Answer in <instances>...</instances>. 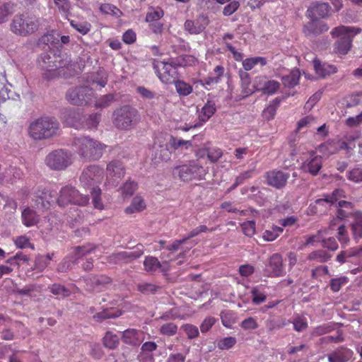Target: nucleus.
I'll return each mask as SVG.
<instances>
[{
  "label": "nucleus",
  "mask_w": 362,
  "mask_h": 362,
  "mask_svg": "<svg viewBox=\"0 0 362 362\" xmlns=\"http://www.w3.org/2000/svg\"><path fill=\"white\" fill-rule=\"evenodd\" d=\"M73 146L76 153L86 161L99 160L107 147L105 144L90 136L74 138Z\"/></svg>",
  "instance_id": "f257e3e1"
},
{
  "label": "nucleus",
  "mask_w": 362,
  "mask_h": 362,
  "mask_svg": "<svg viewBox=\"0 0 362 362\" xmlns=\"http://www.w3.org/2000/svg\"><path fill=\"white\" fill-rule=\"evenodd\" d=\"M38 63L42 70H44L45 76L47 78H54L57 76H66V69L71 71L74 69V64L71 63L68 56L62 58L61 57H51L48 54H42Z\"/></svg>",
  "instance_id": "f03ea898"
},
{
  "label": "nucleus",
  "mask_w": 362,
  "mask_h": 362,
  "mask_svg": "<svg viewBox=\"0 0 362 362\" xmlns=\"http://www.w3.org/2000/svg\"><path fill=\"white\" fill-rule=\"evenodd\" d=\"M59 130V124L55 118L42 117L30 123L28 133L33 139L42 140L57 135Z\"/></svg>",
  "instance_id": "7ed1b4c3"
},
{
  "label": "nucleus",
  "mask_w": 362,
  "mask_h": 362,
  "mask_svg": "<svg viewBox=\"0 0 362 362\" xmlns=\"http://www.w3.org/2000/svg\"><path fill=\"white\" fill-rule=\"evenodd\" d=\"M183 60L180 58L170 59L168 62L154 60L153 67L161 82L171 84L179 78L177 67L186 65Z\"/></svg>",
  "instance_id": "20e7f679"
},
{
  "label": "nucleus",
  "mask_w": 362,
  "mask_h": 362,
  "mask_svg": "<svg viewBox=\"0 0 362 362\" xmlns=\"http://www.w3.org/2000/svg\"><path fill=\"white\" fill-rule=\"evenodd\" d=\"M361 32L360 28L340 25L331 31L333 37H338L335 42V49L341 54H346L351 47L353 38Z\"/></svg>",
  "instance_id": "39448f33"
},
{
  "label": "nucleus",
  "mask_w": 362,
  "mask_h": 362,
  "mask_svg": "<svg viewBox=\"0 0 362 362\" xmlns=\"http://www.w3.org/2000/svg\"><path fill=\"white\" fill-rule=\"evenodd\" d=\"M140 120L138 110L130 106L123 105L116 109L112 115V122L119 129L128 130L132 128Z\"/></svg>",
  "instance_id": "423d86ee"
},
{
  "label": "nucleus",
  "mask_w": 362,
  "mask_h": 362,
  "mask_svg": "<svg viewBox=\"0 0 362 362\" xmlns=\"http://www.w3.org/2000/svg\"><path fill=\"white\" fill-rule=\"evenodd\" d=\"M39 19L35 16L16 15L11 23V30L17 35L27 36L38 30Z\"/></svg>",
  "instance_id": "0eeeda50"
},
{
  "label": "nucleus",
  "mask_w": 362,
  "mask_h": 362,
  "mask_svg": "<svg viewBox=\"0 0 362 362\" xmlns=\"http://www.w3.org/2000/svg\"><path fill=\"white\" fill-rule=\"evenodd\" d=\"M45 161L50 169L63 170L72 163V154L64 149L54 150L46 156Z\"/></svg>",
  "instance_id": "6e6552de"
},
{
  "label": "nucleus",
  "mask_w": 362,
  "mask_h": 362,
  "mask_svg": "<svg viewBox=\"0 0 362 362\" xmlns=\"http://www.w3.org/2000/svg\"><path fill=\"white\" fill-rule=\"evenodd\" d=\"M88 201V196L80 194L77 189L70 185H66L61 189L57 199V203L60 206H65L69 204L85 206Z\"/></svg>",
  "instance_id": "1a4fd4ad"
},
{
  "label": "nucleus",
  "mask_w": 362,
  "mask_h": 362,
  "mask_svg": "<svg viewBox=\"0 0 362 362\" xmlns=\"http://www.w3.org/2000/svg\"><path fill=\"white\" fill-rule=\"evenodd\" d=\"M177 170L178 176L183 181L202 180L207 173V170L198 160H192L188 164L178 167Z\"/></svg>",
  "instance_id": "9d476101"
},
{
  "label": "nucleus",
  "mask_w": 362,
  "mask_h": 362,
  "mask_svg": "<svg viewBox=\"0 0 362 362\" xmlns=\"http://www.w3.org/2000/svg\"><path fill=\"white\" fill-rule=\"evenodd\" d=\"M93 95V90L88 86H81L69 90L66 94V100L72 105H83L87 104Z\"/></svg>",
  "instance_id": "9b49d317"
},
{
  "label": "nucleus",
  "mask_w": 362,
  "mask_h": 362,
  "mask_svg": "<svg viewBox=\"0 0 362 362\" xmlns=\"http://www.w3.org/2000/svg\"><path fill=\"white\" fill-rule=\"evenodd\" d=\"M103 177V170L98 165H90L84 169L80 177V182L85 187H90L101 182Z\"/></svg>",
  "instance_id": "f8f14e48"
},
{
  "label": "nucleus",
  "mask_w": 362,
  "mask_h": 362,
  "mask_svg": "<svg viewBox=\"0 0 362 362\" xmlns=\"http://www.w3.org/2000/svg\"><path fill=\"white\" fill-rule=\"evenodd\" d=\"M289 177V173L279 170H272L265 174L267 184L277 189L284 188Z\"/></svg>",
  "instance_id": "ddd939ff"
},
{
  "label": "nucleus",
  "mask_w": 362,
  "mask_h": 362,
  "mask_svg": "<svg viewBox=\"0 0 362 362\" xmlns=\"http://www.w3.org/2000/svg\"><path fill=\"white\" fill-rule=\"evenodd\" d=\"M143 254V248L137 247L134 251H122L113 253L110 256V261L115 264H127L140 257Z\"/></svg>",
  "instance_id": "4468645a"
},
{
  "label": "nucleus",
  "mask_w": 362,
  "mask_h": 362,
  "mask_svg": "<svg viewBox=\"0 0 362 362\" xmlns=\"http://www.w3.org/2000/svg\"><path fill=\"white\" fill-rule=\"evenodd\" d=\"M33 200L36 208L44 211L51 206V204L54 202V196L47 189H39L35 192Z\"/></svg>",
  "instance_id": "2eb2a0df"
},
{
  "label": "nucleus",
  "mask_w": 362,
  "mask_h": 362,
  "mask_svg": "<svg viewBox=\"0 0 362 362\" xmlns=\"http://www.w3.org/2000/svg\"><path fill=\"white\" fill-rule=\"evenodd\" d=\"M313 54L312 53L307 54L305 56L306 60L313 59V67L315 71V73L322 78H325L331 74H333L337 72V67L332 64H328L327 63H322L316 57H310Z\"/></svg>",
  "instance_id": "dca6fc26"
},
{
  "label": "nucleus",
  "mask_w": 362,
  "mask_h": 362,
  "mask_svg": "<svg viewBox=\"0 0 362 362\" xmlns=\"http://www.w3.org/2000/svg\"><path fill=\"white\" fill-rule=\"evenodd\" d=\"M329 30L328 25L318 19L311 18L303 27V33L307 37H313L320 35Z\"/></svg>",
  "instance_id": "f3484780"
},
{
  "label": "nucleus",
  "mask_w": 362,
  "mask_h": 362,
  "mask_svg": "<svg viewBox=\"0 0 362 362\" xmlns=\"http://www.w3.org/2000/svg\"><path fill=\"white\" fill-rule=\"evenodd\" d=\"M144 339V332L136 329H127L122 334V341L134 346H139Z\"/></svg>",
  "instance_id": "a211bd4d"
},
{
  "label": "nucleus",
  "mask_w": 362,
  "mask_h": 362,
  "mask_svg": "<svg viewBox=\"0 0 362 362\" xmlns=\"http://www.w3.org/2000/svg\"><path fill=\"white\" fill-rule=\"evenodd\" d=\"M330 7L327 3L313 2L308 9V16L317 19V17L325 18L329 15Z\"/></svg>",
  "instance_id": "6ab92c4d"
},
{
  "label": "nucleus",
  "mask_w": 362,
  "mask_h": 362,
  "mask_svg": "<svg viewBox=\"0 0 362 362\" xmlns=\"http://www.w3.org/2000/svg\"><path fill=\"white\" fill-rule=\"evenodd\" d=\"M322 166V158L320 156L312 153L302 165L304 171L308 172L313 175H316L320 172Z\"/></svg>",
  "instance_id": "aec40b11"
},
{
  "label": "nucleus",
  "mask_w": 362,
  "mask_h": 362,
  "mask_svg": "<svg viewBox=\"0 0 362 362\" xmlns=\"http://www.w3.org/2000/svg\"><path fill=\"white\" fill-rule=\"evenodd\" d=\"M354 352L344 346H340L327 354L329 362H348L353 356Z\"/></svg>",
  "instance_id": "412c9836"
},
{
  "label": "nucleus",
  "mask_w": 362,
  "mask_h": 362,
  "mask_svg": "<svg viewBox=\"0 0 362 362\" xmlns=\"http://www.w3.org/2000/svg\"><path fill=\"white\" fill-rule=\"evenodd\" d=\"M65 123L76 129L82 127L81 121L83 118L79 109H71L66 110L63 115Z\"/></svg>",
  "instance_id": "4be33fe9"
},
{
  "label": "nucleus",
  "mask_w": 362,
  "mask_h": 362,
  "mask_svg": "<svg viewBox=\"0 0 362 362\" xmlns=\"http://www.w3.org/2000/svg\"><path fill=\"white\" fill-rule=\"evenodd\" d=\"M339 209H337V218H334L330 223L329 228L331 229L333 228V226H335L336 221L337 219H345L349 216H354L355 218V212L352 209V205L350 202L346 201H339L338 202Z\"/></svg>",
  "instance_id": "5701e85b"
},
{
  "label": "nucleus",
  "mask_w": 362,
  "mask_h": 362,
  "mask_svg": "<svg viewBox=\"0 0 362 362\" xmlns=\"http://www.w3.org/2000/svg\"><path fill=\"white\" fill-rule=\"evenodd\" d=\"M269 276H281L284 274L283 259L279 254H274L269 259L268 264Z\"/></svg>",
  "instance_id": "b1692460"
},
{
  "label": "nucleus",
  "mask_w": 362,
  "mask_h": 362,
  "mask_svg": "<svg viewBox=\"0 0 362 362\" xmlns=\"http://www.w3.org/2000/svg\"><path fill=\"white\" fill-rule=\"evenodd\" d=\"M21 219L24 226L32 227L37 224L40 216L34 209L26 207L21 212Z\"/></svg>",
  "instance_id": "393cba45"
},
{
  "label": "nucleus",
  "mask_w": 362,
  "mask_h": 362,
  "mask_svg": "<svg viewBox=\"0 0 362 362\" xmlns=\"http://www.w3.org/2000/svg\"><path fill=\"white\" fill-rule=\"evenodd\" d=\"M107 178H121L124 175L123 164L119 160H112L107 165Z\"/></svg>",
  "instance_id": "a878e982"
},
{
  "label": "nucleus",
  "mask_w": 362,
  "mask_h": 362,
  "mask_svg": "<svg viewBox=\"0 0 362 362\" xmlns=\"http://www.w3.org/2000/svg\"><path fill=\"white\" fill-rule=\"evenodd\" d=\"M344 197V191L340 189H335L331 194H326L323 198L315 200L316 206H331L338 201L341 197Z\"/></svg>",
  "instance_id": "bb28decb"
},
{
  "label": "nucleus",
  "mask_w": 362,
  "mask_h": 362,
  "mask_svg": "<svg viewBox=\"0 0 362 362\" xmlns=\"http://www.w3.org/2000/svg\"><path fill=\"white\" fill-rule=\"evenodd\" d=\"M146 207V204L144 199L140 195H136L133 198L131 204L125 209L124 211L127 214H132L144 211Z\"/></svg>",
  "instance_id": "cd10ccee"
},
{
  "label": "nucleus",
  "mask_w": 362,
  "mask_h": 362,
  "mask_svg": "<svg viewBox=\"0 0 362 362\" xmlns=\"http://www.w3.org/2000/svg\"><path fill=\"white\" fill-rule=\"evenodd\" d=\"M216 112L215 103L211 100H208L206 103L201 109V112L199 114V120L203 124L206 122Z\"/></svg>",
  "instance_id": "c85d7f7f"
},
{
  "label": "nucleus",
  "mask_w": 362,
  "mask_h": 362,
  "mask_svg": "<svg viewBox=\"0 0 362 362\" xmlns=\"http://www.w3.org/2000/svg\"><path fill=\"white\" fill-rule=\"evenodd\" d=\"M351 228L356 240L362 238V212L355 213V221L351 224Z\"/></svg>",
  "instance_id": "c756f323"
},
{
  "label": "nucleus",
  "mask_w": 362,
  "mask_h": 362,
  "mask_svg": "<svg viewBox=\"0 0 362 362\" xmlns=\"http://www.w3.org/2000/svg\"><path fill=\"white\" fill-rule=\"evenodd\" d=\"M14 12V4L11 2L0 3V24L6 22Z\"/></svg>",
  "instance_id": "7c9ffc66"
},
{
  "label": "nucleus",
  "mask_w": 362,
  "mask_h": 362,
  "mask_svg": "<svg viewBox=\"0 0 362 362\" xmlns=\"http://www.w3.org/2000/svg\"><path fill=\"white\" fill-rule=\"evenodd\" d=\"M160 266L161 262L155 257H146L144 261V269L149 274H154L156 272Z\"/></svg>",
  "instance_id": "2f4dec72"
},
{
  "label": "nucleus",
  "mask_w": 362,
  "mask_h": 362,
  "mask_svg": "<svg viewBox=\"0 0 362 362\" xmlns=\"http://www.w3.org/2000/svg\"><path fill=\"white\" fill-rule=\"evenodd\" d=\"M71 26L83 35L88 34L92 28L86 21L69 20Z\"/></svg>",
  "instance_id": "473e14b6"
},
{
  "label": "nucleus",
  "mask_w": 362,
  "mask_h": 362,
  "mask_svg": "<svg viewBox=\"0 0 362 362\" xmlns=\"http://www.w3.org/2000/svg\"><path fill=\"white\" fill-rule=\"evenodd\" d=\"M332 258V255L322 250H317L310 252L308 259L309 260L316 261L320 263L328 262Z\"/></svg>",
  "instance_id": "72a5a7b5"
},
{
  "label": "nucleus",
  "mask_w": 362,
  "mask_h": 362,
  "mask_svg": "<svg viewBox=\"0 0 362 362\" xmlns=\"http://www.w3.org/2000/svg\"><path fill=\"white\" fill-rule=\"evenodd\" d=\"M300 76L299 70H292L288 75L283 76L282 81L284 85L288 88H292L296 86L298 83Z\"/></svg>",
  "instance_id": "f704fd0d"
},
{
  "label": "nucleus",
  "mask_w": 362,
  "mask_h": 362,
  "mask_svg": "<svg viewBox=\"0 0 362 362\" xmlns=\"http://www.w3.org/2000/svg\"><path fill=\"white\" fill-rule=\"evenodd\" d=\"M103 342L105 347L110 349H114L118 346L119 338L117 334L108 331L103 338Z\"/></svg>",
  "instance_id": "c9c22d12"
},
{
  "label": "nucleus",
  "mask_w": 362,
  "mask_h": 362,
  "mask_svg": "<svg viewBox=\"0 0 362 362\" xmlns=\"http://www.w3.org/2000/svg\"><path fill=\"white\" fill-rule=\"evenodd\" d=\"M158 346L154 341H146L141 346V351L142 353L139 356V359L141 362H152L153 357L149 356L147 357L146 360L144 361L143 354L144 353H151L157 349Z\"/></svg>",
  "instance_id": "e433bc0d"
},
{
  "label": "nucleus",
  "mask_w": 362,
  "mask_h": 362,
  "mask_svg": "<svg viewBox=\"0 0 362 362\" xmlns=\"http://www.w3.org/2000/svg\"><path fill=\"white\" fill-rule=\"evenodd\" d=\"M258 64L264 66L267 64L266 59L262 57H255L247 58L243 61V66L247 71L253 69L254 66Z\"/></svg>",
  "instance_id": "4c0bfd02"
},
{
  "label": "nucleus",
  "mask_w": 362,
  "mask_h": 362,
  "mask_svg": "<svg viewBox=\"0 0 362 362\" xmlns=\"http://www.w3.org/2000/svg\"><path fill=\"white\" fill-rule=\"evenodd\" d=\"M137 289L144 294H153L160 289V286L152 283L141 282L137 285Z\"/></svg>",
  "instance_id": "58836bf2"
},
{
  "label": "nucleus",
  "mask_w": 362,
  "mask_h": 362,
  "mask_svg": "<svg viewBox=\"0 0 362 362\" xmlns=\"http://www.w3.org/2000/svg\"><path fill=\"white\" fill-rule=\"evenodd\" d=\"M164 15V12L162 9L157 8L156 9L151 7L149 11L147 12L145 21L147 23H153L158 21Z\"/></svg>",
  "instance_id": "ea45409f"
},
{
  "label": "nucleus",
  "mask_w": 362,
  "mask_h": 362,
  "mask_svg": "<svg viewBox=\"0 0 362 362\" xmlns=\"http://www.w3.org/2000/svg\"><path fill=\"white\" fill-rule=\"evenodd\" d=\"M279 105V100L276 98L264 109L263 111V117L267 120L272 119L276 115Z\"/></svg>",
  "instance_id": "a19ab883"
},
{
  "label": "nucleus",
  "mask_w": 362,
  "mask_h": 362,
  "mask_svg": "<svg viewBox=\"0 0 362 362\" xmlns=\"http://www.w3.org/2000/svg\"><path fill=\"white\" fill-rule=\"evenodd\" d=\"M284 231L283 228L274 226L271 229L267 230L264 234L263 238L267 241H273L276 239L280 234Z\"/></svg>",
  "instance_id": "79ce46f5"
},
{
  "label": "nucleus",
  "mask_w": 362,
  "mask_h": 362,
  "mask_svg": "<svg viewBox=\"0 0 362 362\" xmlns=\"http://www.w3.org/2000/svg\"><path fill=\"white\" fill-rule=\"evenodd\" d=\"M184 26L185 29L191 34H199L202 33L205 28L204 25L199 24L197 21L194 22L191 20H187Z\"/></svg>",
  "instance_id": "37998d69"
},
{
  "label": "nucleus",
  "mask_w": 362,
  "mask_h": 362,
  "mask_svg": "<svg viewBox=\"0 0 362 362\" xmlns=\"http://www.w3.org/2000/svg\"><path fill=\"white\" fill-rule=\"evenodd\" d=\"M54 3L57 7L59 11L61 13L62 16H64L66 18H68L70 9H71V3L69 0H54Z\"/></svg>",
  "instance_id": "c03bdc74"
},
{
  "label": "nucleus",
  "mask_w": 362,
  "mask_h": 362,
  "mask_svg": "<svg viewBox=\"0 0 362 362\" xmlns=\"http://www.w3.org/2000/svg\"><path fill=\"white\" fill-rule=\"evenodd\" d=\"M292 323L293 325V329L298 332L305 330L308 326L307 319L300 315L295 316Z\"/></svg>",
  "instance_id": "a18cd8bd"
},
{
  "label": "nucleus",
  "mask_w": 362,
  "mask_h": 362,
  "mask_svg": "<svg viewBox=\"0 0 362 362\" xmlns=\"http://www.w3.org/2000/svg\"><path fill=\"white\" fill-rule=\"evenodd\" d=\"M173 83H175V85L177 92L180 95L186 96L189 95L192 92V87L189 84L184 81H179L177 79Z\"/></svg>",
  "instance_id": "49530a36"
},
{
  "label": "nucleus",
  "mask_w": 362,
  "mask_h": 362,
  "mask_svg": "<svg viewBox=\"0 0 362 362\" xmlns=\"http://www.w3.org/2000/svg\"><path fill=\"white\" fill-rule=\"evenodd\" d=\"M50 292L55 296L67 297L70 295V291L64 286L59 284H54L48 287Z\"/></svg>",
  "instance_id": "de8ad7c7"
},
{
  "label": "nucleus",
  "mask_w": 362,
  "mask_h": 362,
  "mask_svg": "<svg viewBox=\"0 0 362 362\" xmlns=\"http://www.w3.org/2000/svg\"><path fill=\"white\" fill-rule=\"evenodd\" d=\"M115 100V95L113 94H107L100 96L95 101V107L98 108H105L109 107Z\"/></svg>",
  "instance_id": "09e8293b"
},
{
  "label": "nucleus",
  "mask_w": 362,
  "mask_h": 362,
  "mask_svg": "<svg viewBox=\"0 0 362 362\" xmlns=\"http://www.w3.org/2000/svg\"><path fill=\"white\" fill-rule=\"evenodd\" d=\"M90 194L92 195L94 207L98 209H102L103 208V204L100 199V189L98 187H93L90 189Z\"/></svg>",
  "instance_id": "8fccbe9b"
},
{
  "label": "nucleus",
  "mask_w": 362,
  "mask_h": 362,
  "mask_svg": "<svg viewBox=\"0 0 362 362\" xmlns=\"http://www.w3.org/2000/svg\"><path fill=\"white\" fill-rule=\"evenodd\" d=\"M159 331L161 334L169 336V337L173 336L177 332V326L175 323L168 322V323L163 325L160 327Z\"/></svg>",
  "instance_id": "3c124183"
},
{
  "label": "nucleus",
  "mask_w": 362,
  "mask_h": 362,
  "mask_svg": "<svg viewBox=\"0 0 362 362\" xmlns=\"http://www.w3.org/2000/svg\"><path fill=\"white\" fill-rule=\"evenodd\" d=\"M252 302L253 304L259 305L267 299L266 295L260 291L257 287H254L251 291Z\"/></svg>",
  "instance_id": "603ef678"
},
{
  "label": "nucleus",
  "mask_w": 362,
  "mask_h": 362,
  "mask_svg": "<svg viewBox=\"0 0 362 362\" xmlns=\"http://www.w3.org/2000/svg\"><path fill=\"white\" fill-rule=\"evenodd\" d=\"M236 344V339L233 337H227L220 339L217 343V346L221 350L229 349Z\"/></svg>",
  "instance_id": "864d4df0"
},
{
  "label": "nucleus",
  "mask_w": 362,
  "mask_h": 362,
  "mask_svg": "<svg viewBox=\"0 0 362 362\" xmlns=\"http://www.w3.org/2000/svg\"><path fill=\"white\" fill-rule=\"evenodd\" d=\"M280 83L275 80H267L263 93L273 95L279 90Z\"/></svg>",
  "instance_id": "5fc2aeb1"
},
{
  "label": "nucleus",
  "mask_w": 362,
  "mask_h": 362,
  "mask_svg": "<svg viewBox=\"0 0 362 362\" xmlns=\"http://www.w3.org/2000/svg\"><path fill=\"white\" fill-rule=\"evenodd\" d=\"M348 282L346 276H340L339 278L332 279L330 281V288L332 291L337 292L340 290L341 286Z\"/></svg>",
  "instance_id": "6e6d98bb"
},
{
  "label": "nucleus",
  "mask_w": 362,
  "mask_h": 362,
  "mask_svg": "<svg viewBox=\"0 0 362 362\" xmlns=\"http://www.w3.org/2000/svg\"><path fill=\"white\" fill-rule=\"evenodd\" d=\"M100 10L106 14H111L115 16H119L122 13L120 10L115 6L110 4H103L100 6Z\"/></svg>",
  "instance_id": "4d7b16f0"
},
{
  "label": "nucleus",
  "mask_w": 362,
  "mask_h": 362,
  "mask_svg": "<svg viewBox=\"0 0 362 362\" xmlns=\"http://www.w3.org/2000/svg\"><path fill=\"white\" fill-rule=\"evenodd\" d=\"M334 327L329 324L326 323L321 325H319L314 328V329L312 332V335L313 336H320L323 335L325 334L330 332L332 330H333Z\"/></svg>",
  "instance_id": "13d9d810"
},
{
  "label": "nucleus",
  "mask_w": 362,
  "mask_h": 362,
  "mask_svg": "<svg viewBox=\"0 0 362 362\" xmlns=\"http://www.w3.org/2000/svg\"><path fill=\"white\" fill-rule=\"evenodd\" d=\"M181 329L185 332L189 339H194L199 336L198 328L193 325H184L182 326Z\"/></svg>",
  "instance_id": "bf43d9fd"
},
{
  "label": "nucleus",
  "mask_w": 362,
  "mask_h": 362,
  "mask_svg": "<svg viewBox=\"0 0 362 362\" xmlns=\"http://www.w3.org/2000/svg\"><path fill=\"white\" fill-rule=\"evenodd\" d=\"M287 325L285 320L281 321L276 320L274 319L268 320L266 322V327L269 331L272 332L274 329H279L283 328Z\"/></svg>",
  "instance_id": "052dcab7"
},
{
  "label": "nucleus",
  "mask_w": 362,
  "mask_h": 362,
  "mask_svg": "<svg viewBox=\"0 0 362 362\" xmlns=\"http://www.w3.org/2000/svg\"><path fill=\"white\" fill-rule=\"evenodd\" d=\"M315 122V118L314 117L310 115L306 116L298 121L297 131H300L305 127H311Z\"/></svg>",
  "instance_id": "680f3d73"
},
{
  "label": "nucleus",
  "mask_w": 362,
  "mask_h": 362,
  "mask_svg": "<svg viewBox=\"0 0 362 362\" xmlns=\"http://www.w3.org/2000/svg\"><path fill=\"white\" fill-rule=\"evenodd\" d=\"M137 189V184L134 182H127L122 187V194L124 197H130Z\"/></svg>",
  "instance_id": "e2e57ef3"
},
{
  "label": "nucleus",
  "mask_w": 362,
  "mask_h": 362,
  "mask_svg": "<svg viewBox=\"0 0 362 362\" xmlns=\"http://www.w3.org/2000/svg\"><path fill=\"white\" fill-rule=\"evenodd\" d=\"M170 145L174 149H177L178 148L182 146H183L185 149H187L192 146V143L189 141L177 139L172 136L170 140Z\"/></svg>",
  "instance_id": "0e129e2a"
},
{
  "label": "nucleus",
  "mask_w": 362,
  "mask_h": 362,
  "mask_svg": "<svg viewBox=\"0 0 362 362\" xmlns=\"http://www.w3.org/2000/svg\"><path fill=\"white\" fill-rule=\"evenodd\" d=\"M208 158L212 162H216L223 155L222 151L218 148H209L206 149Z\"/></svg>",
  "instance_id": "69168bd1"
},
{
  "label": "nucleus",
  "mask_w": 362,
  "mask_h": 362,
  "mask_svg": "<svg viewBox=\"0 0 362 362\" xmlns=\"http://www.w3.org/2000/svg\"><path fill=\"white\" fill-rule=\"evenodd\" d=\"M93 81L100 87H105L107 82V74L103 70L98 71L94 76Z\"/></svg>",
  "instance_id": "338daca9"
},
{
  "label": "nucleus",
  "mask_w": 362,
  "mask_h": 362,
  "mask_svg": "<svg viewBox=\"0 0 362 362\" xmlns=\"http://www.w3.org/2000/svg\"><path fill=\"white\" fill-rule=\"evenodd\" d=\"M347 177L354 182H362V168H354L349 171Z\"/></svg>",
  "instance_id": "774afa93"
}]
</instances>
